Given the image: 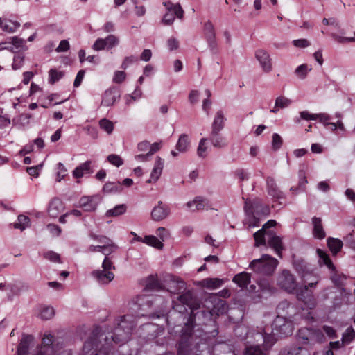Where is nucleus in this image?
Returning a JSON list of instances; mask_svg holds the SVG:
<instances>
[{
  "label": "nucleus",
  "mask_w": 355,
  "mask_h": 355,
  "mask_svg": "<svg viewBox=\"0 0 355 355\" xmlns=\"http://www.w3.org/2000/svg\"><path fill=\"white\" fill-rule=\"evenodd\" d=\"M243 355H268L267 348H263L260 343H256L254 339L248 340L245 344Z\"/></svg>",
  "instance_id": "nucleus-12"
},
{
  "label": "nucleus",
  "mask_w": 355,
  "mask_h": 355,
  "mask_svg": "<svg viewBox=\"0 0 355 355\" xmlns=\"http://www.w3.org/2000/svg\"><path fill=\"white\" fill-rule=\"evenodd\" d=\"M145 289L146 291H159L162 289L161 283L157 279V277L150 275L146 279Z\"/></svg>",
  "instance_id": "nucleus-33"
},
{
  "label": "nucleus",
  "mask_w": 355,
  "mask_h": 355,
  "mask_svg": "<svg viewBox=\"0 0 355 355\" xmlns=\"http://www.w3.org/2000/svg\"><path fill=\"white\" fill-rule=\"evenodd\" d=\"M44 257L52 262L55 263H60V254L53 252V251H49L44 254Z\"/></svg>",
  "instance_id": "nucleus-63"
},
{
  "label": "nucleus",
  "mask_w": 355,
  "mask_h": 355,
  "mask_svg": "<svg viewBox=\"0 0 355 355\" xmlns=\"http://www.w3.org/2000/svg\"><path fill=\"white\" fill-rule=\"evenodd\" d=\"M331 272L330 279L332 282L337 286H342L343 284V282L345 280L346 277L343 274H339L336 270V267L334 266V270H329Z\"/></svg>",
  "instance_id": "nucleus-42"
},
{
  "label": "nucleus",
  "mask_w": 355,
  "mask_h": 355,
  "mask_svg": "<svg viewBox=\"0 0 355 355\" xmlns=\"http://www.w3.org/2000/svg\"><path fill=\"white\" fill-rule=\"evenodd\" d=\"M264 231L265 230H263V229H261L254 234L255 246H259L261 245H264L266 243L264 238Z\"/></svg>",
  "instance_id": "nucleus-57"
},
{
  "label": "nucleus",
  "mask_w": 355,
  "mask_h": 355,
  "mask_svg": "<svg viewBox=\"0 0 355 355\" xmlns=\"http://www.w3.org/2000/svg\"><path fill=\"white\" fill-rule=\"evenodd\" d=\"M62 209V202L59 198H55L49 203L48 213L50 217L57 218Z\"/></svg>",
  "instance_id": "nucleus-23"
},
{
  "label": "nucleus",
  "mask_w": 355,
  "mask_h": 355,
  "mask_svg": "<svg viewBox=\"0 0 355 355\" xmlns=\"http://www.w3.org/2000/svg\"><path fill=\"white\" fill-rule=\"evenodd\" d=\"M195 314V321L196 320V318L198 320H200L202 319V320L200 322V324H205L206 321L210 320L212 317V313L210 311L208 310H200L198 311H194Z\"/></svg>",
  "instance_id": "nucleus-43"
},
{
  "label": "nucleus",
  "mask_w": 355,
  "mask_h": 355,
  "mask_svg": "<svg viewBox=\"0 0 355 355\" xmlns=\"http://www.w3.org/2000/svg\"><path fill=\"white\" fill-rule=\"evenodd\" d=\"M282 355H309V353L304 347H298L284 351Z\"/></svg>",
  "instance_id": "nucleus-49"
},
{
  "label": "nucleus",
  "mask_w": 355,
  "mask_h": 355,
  "mask_svg": "<svg viewBox=\"0 0 355 355\" xmlns=\"http://www.w3.org/2000/svg\"><path fill=\"white\" fill-rule=\"evenodd\" d=\"M277 107H279L281 109L286 108L288 107L291 101L285 96H279L275 100Z\"/></svg>",
  "instance_id": "nucleus-61"
},
{
  "label": "nucleus",
  "mask_w": 355,
  "mask_h": 355,
  "mask_svg": "<svg viewBox=\"0 0 355 355\" xmlns=\"http://www.w3.org/2000/svg\"><path fill=\"white\" fill-rule=\"evenodd\" d=\"M261 203L259 199H255L254 201L246 200L245 202L244 209L247 214H253L255 209Z\"/></svg>",
  "instance_id": "nucleus-51"
},
{
  "label": "nucleus",
  "mask_w": 355,
  "mask_h": 355,
  "mask_svg": "<svg viewBox=\"0 0 355 355\" xmlns=\"http://www.w3.org/2000/svg\"><path fill=\"white\" fill-rule=\"evenodd\" d=\"M185 286L184 282L178 277L175 276L171 277L168 291L173 293H179L181 290L184 289Z\"/></svg>",
  "instance_id": "nucleus-29"
},
{
  "label": "nucleus",
  "mask_w": 355,
  "mask_h": 355,
  "mask_svg": "<svg viewBox=\"0 0 355 355\" xmlns=\"http://www.w3.org/2000/svg\"><path fill=\"white\" fill-rule=\"evenodd\" d=\"M196 345L191 355H210V351L207 344L204 342L196 340ZM177 349H178V342L177 343ZM164 355H174L172 352H166ZM178 355V353L177 354Z\"/></svg>",
  "instance_id": "nucleus-24"
},
{
  "label": "nucleus",
  "mask_w": 355,
  "mask_h": 355,
  "mask_svg": "<svg viewBox=\"0 0 355 355\" xmlns=\"http://www.w3.org/2000/svg\"><path fill=\"white\" fill-rule=\"evenodd\" d=\"M250 275L246 272H241L236 275L233 278V282L240 288H244L250 283Z\"/></svg>",
  "instance_id": "nucleus-28"
},
{
  "label": "nucleus",
  "mask_w": 355,
  "mask_h": 355,
  "mask_svg": "<svg viewBox=\"0 0 355 355\" xmlns=\"http://www.w3.org/2000/svg\"><path fill=\"white\" fill-rule=\"evenodd\" d=\"M355 338V331L352 327L346 329L342 335L341 341L345 345H349Z\"/></svg>",
  "instance_id": "nucleus-41"
},
{
  "label": "nucleus",
  "mask_w": 355,
  "mask_h": 355,
  "mask_svg": "<svg viewBox=\"0 0 355 355\" xmlns=\"http://www.w3.org/2000/svg\"><path fill=\"white\" fill-rule=\"evenodd\" d=\"M331 293L334 294L332 304L331 306V309L333 311L340 309L343 304L347 303L349 296L351 295V294L346 292L344 288H342L338 292L331 291Z\"/></svg>",
  "instance_id": "nucleus-13"
},
{
  "label": "nucleus",
  "mask_w": 355,
  "mask_h": 355,
  "mask_svg": "<svg viewBox=\"0 0 355 355\" xmlns=\"http://www.w3.org/2000/svg\"><path fill=\"white\" fill-rule=\"evenodd\" d=\"M327 242L328 248L333 254H336L339 252L343 245V241L339 239L329 237L327 239Z\"/></svg>",
  "instance_id": "nucleus-32"
},
{
  "label": "nucleus",
  "mask_w": 355,
  "mask_h": 355,
  "mask_svg": "<svg viewBox=\"0 0 355 355\" xmlns=\"http://www.w3.org/2000/svg\"><path fill=\"white\" fill-rule=\"evenodd\" d=\"M89 236L95 240V241H97L98 242H99L100 243H101L102 245H105L107 243H108L109 242H110L112 240L105 236H103V235H96L94 233H92L91 232L89 234Z\"/></svg>",
  "instance_id": "nucleus-64"
},
{
  "label": "nucleus",
  "mask_w": 355,
  "mask_h": 355,
  "mask_svg": "<svg viewBox=\"0 0 355 355\" xmlns=\"http://www.w3.org/2000/svg\"><path fill=\"white\" fill-rule=\"evenodd\" d=\"M33 355H54V349L53 347H39Z\"/></svg>",
  "instance_id": "nucleus-58"
},
{
  "label": "nucleus",
  "mask_w": 355,
  "mask_h": 355,
  "mask_svg": "<svg viewBox=\"0 0 355 355\" xmlns=\"http://www.w3.org/2000/svg\"><path fill=\"white\" fill-rule=\"evenodd\" d=\"M136 326L137 318L133 315L127 314L116 318L112 327L105 328L103 333L101 331L102 336L100 338L104 340V343L95 355H110L113 344L122 345L127 343L130 339ZM99 327L102 330V328Z\"/></svg>",
  "instance_id": "nucleus-2"
},
{
  "label": "nucleus",
  "mask_w": 355,
  "mask_h": 355,
  "mask_svg": "<svg viewBox=\"0 0 355 355\" xmlns=\"http://www.w3.org/2000/svg\"><path fill=\"white\" fill-rule=\"evenodd\" d=\"M164 164V160L160 157H157L154 167L151 171L150 179L147 182H155L160 177Z\"/></svg>",
  "instance_id": "nucleus-21"
},
{
  "label": "nucleus",
  "mask_w": 355,
  "mask_h": 355,
  "mask_svg": "<svg viewBox=\"0 0 355 355\" xmlns=\"http://www.w3.org/2000/svg\"><path fill=\"white\" fill-rule=\"evenodd\" d=\"M173 303V309L178 312L180 317H183V320L186 319L180 331L178 355H191L196 345V340L202 342L201 339L193 336L194 311L200 309V302L191 291H187L180 295Z\"/></svg>",
  "instance_id": "nucleus-1"
},
{
  "label": "nucleus",
  "mask_w": 355,
  "mask_h": 355,
  "mask_svg": "<svg viewBox=\"0 0 355 355\" xmlns=\"http://www.w3.org/2000/svg\"><path fill=\"white\" fill-rule=\"evenodd\" d=\"M312 223L313 225V236L318 239H323L326 236V234L323 229L321 218L318 217H313L312 218Z\"/></svg>",
  "instance_id": "nucleus-25"
},
{
  "label": "nucleus",
  "mask_w": 355,
  "mask_h": 355,
  "mask_svg": "<svg viewBox=\"0 0 355 355\" xmlns=\"http://www.w3.org/2000/svg\"><path fill=\"white\" fill-rule=\"evenodd\" d=\"M92 162L87 160L84 163L80 164L73 171V175L75 178H80L84 175L92 174L93 170L92 168Z\"/></svg>",
  "instance_id": "nucleus-20"
},
{
  "label": "nucleus",
  "mask_w": 355,
  "mask_h": 355,
  "mask_svg": "<svg viewBox=\"0 0 355 355\" xmlns=\"http://www.w3.org/2000/svg\"><path fill=\"white\" fill-rule=\"evenodd\" d=\"M123 189L122 184L119 181L116 182H107L103 187V192L109 194L119 193L122 192Z\"/></svg>",
  "instance_id": "nucleus-27"
},
{
  "label": "nucleus",
  "mask_w": 355,
  "mask_h": 355,
  "mask_svg": "<svg viewBox=\"0 0 355 355\" xmlns=\"http://www.w3.org/2000/svg\"><path fill=\"white\" fill-rule=\"evenodd\" d=\"M226 119L224 116L223 112L218 110L215 115L214 121L211 124V130L214 132H220L224 126Z\"/></svg>",
  "instance_id": "nucleus-26"
},
{
  "label": "nucleus",
  "mask_w": 355,
  "mask_h": 355,
  "mask_svg": "<svg viewBox=\"0 0 355 355\" xmlns=\"http://www.w3.org/2000/svg\"><path fill=\"white\" fill-rule=\"evenodd\" d=\"M273 330H276L280 336H287L292 334V328L291 324L282 320L277 319L274 323Z\"/></svg>",
  "instance_id": "nucleus-19"
},
{
  "label": "nucleus",
  "mask_w": 355,
  "mask_h": 355,
  "mask_svg": "<svg viewBox=\"0 0 355 355\" xmlns=\"http://www.w3.org/2000/svg\"><path fill=\"white\" fill-rule=\"evenodd\" d=\"M10 39L11 42H8L9 44H12V46H10V51L16 53L21 50L26 51L27 49V47L26 46V41L24 39L19 38L17 36L12 37Z\"/></svg>",
  "instance_id": "nucleus-31"
},
{
  "label": "nucleus",
  "mask_w": 355,
  "mask_h": 355,
  "mask_svg": "<svg viewBox=\"0 0 355 355\" xmlns=\"http://www.w3.org/2000/svg\"><path fill=\"white\" fill-rule=\"evenodd\" d=\"M204 31L206 39L207 38H214L216 36L214 27L213 24L209 21L205 23L204 26Z\"/></svg>",
  "instance_id": "nucleus-59"
},
{
  "label": "nucleus",
  "mask_w": 355,
  "mask_h": 355,
  "mask_svg": "<svg viewBox=\"0 0 355 355\" xmlns=\"http://www.w3.org/2000/svg\"><path fill=\"white\" fill-rule=\"evenodd\" d=\"M314 288H311L309 285L304 284L303 286L296 288L295 294L298 300L302 301L307 305L315 304V298L313 295Z\"/></svg>",
  "instance_id": "nucleus-7"
},
{
  "label": "nucleus",
  "mask_w": 355,
  "mask_h": 355,
  "mask_svg": "<svg viewBox=\"0 0 355 355\" xmlns=\"http://www.w3.org/2000/svg\"><path fill=\"white\" fill-rule=\"evenodd\" d=\"M118 248V246L112 241H111L108 243H107L105 245H103L102 248V253L105 256L108 257L110 254L115 252Z\"/></svg>",
  "instance_id": "nucleus-52"
},
{
  "label": "nucleus",
  "mask_w": 355,
  "mask_h": 355,
  "mask_svg": "<svg viewBox=\"0 0 355 355\" xmlns=\"http://www.w3.org/2000/svg\"><path fill=\"white\" fill-rule=\"evenodd\" d=\"M127 209V207L125 204H121L115 206L114 208L108 209L105 216L107 217H116L123 214Z\"/></svg>",
  "instance_id": "nucleus-36"
},
{
  "label": "nucleus",
  "mask_w": 355,
  "mask_h": 355,
  "mask_svg": "<svg viewBox=\"0 0 355 355\" xmlns=\"http://www.w3.org/2000/svg\"><path fill=\"white\" fill-rule=\"evenodd\" d=\"M207 138H201L198 146L197 148V155L198 157L201 158H205L207 157V146L206 145V143L207 141Z\"/></svg>",
  "instance_id": "nucleus-45"
},
{
  "label": "nucleus",
  "mask_w": 355,
  "mask_h": 355,
  "mask_svg": "<svg viewBox=\"0 0 355 355\" xmlns=\"http://www.w3.org/2000/svg\"><path fill=\"white\" fill-rule=\"evenodd\" d=\"M190 146L191 144L189 136L187 134H182L179 137L175 148L180 153H185L189 149Z\"/></svg>",
  "instance_id": "nucleus-30"
},
{
  "label": "nucleus",
  "mask_w": 355,
  "mask_h": 355,
  "mask_svg": "<svg viewBox=\"0 0 355 355\" xmlns=\"http://www.w3.org/2000/svg\"><path fill=\"white\" fill-rule=\"evenodd\" d=\"M278 264L277 259L269 254H263L260 259L252 260L249 266L257 274L270 276L274 273Z\"/></svg>",
  "instance_id": "nucleus-3"
},
{
  "label": "nucleus",
  "mask_w": 355,
  "mask_h": 355,
  "mask_svg": "<svg viewBox=\"0 0 355 355\" xmlns=\"http://www.w3.org/2000/svg\"><path fill=\"white\" fill-rule=\"evenodd\" d=\"M209 140L212 146L217 148H223L228 145L226 138L220 132L211 131Z\"/></svg>",
  "instance_id": "nucleus-18"
},
{
  "label": "nucleus",
  "mask_w": 355,
  "mask_h": 355,
  "mask_svg": "<svg viewBox=\"0 0 355 355\" xmlns=\"http://www.w3.org/2000/svg\"><path fill=\"white\" fill-rule=\"evenodd\" d=\"M254 333H257V330L250 329L248 327L243 324L237 326L234 329L235 336L240 338L241 340H246V343L248 340L254 339Z\"/></svg>",
  "instance_id": "nucleus-16"
},
{
  "label": "nucleus",
  "mask_w": 355,
  "mask_h": 355,
  "mask_svg": "<svg viewBox=\"0 0 355 355\" xmlns=\"http://www.w3.org/2000/svg\"><path fill=\"white\" fill-rule=\"evenodd\" d=\"M100 128L107 132L108 134L112 133L114 129V125L110 121L103 119L99 122Z\"/></svg>",
  "instance_id": "nucleus-56"
},
{
  "label": "nucleus",
  "mask_w": 355,
  "mask_h": 355,
  "mask_svg": "<svg viewBox=\"0 0 355 355\" xmlns=\"http://www.w3.org/2000/svg\"><path fill=\"white\" fill-rule=\"evenodd\" d=\"M254 55L263 72L269 73L272 70V59L268 51L261 49H257Z\"/></svg>",
  "instance_id": "nucleus-8"
},
{
  "label": "nucleus",
  "mask_w": 355,
  "mask_h": 355,
  "mask_svg": "<svg viewBox=\"0 0 355 355\" xmlns=\"http://www.w3.org/2000/svg\"><path fill=\"white\" fill-rule=\"evenodd\" d=\"M107 160L113 166L119 167L124 163L123 159L118 155L111 154L107 157Z\"/></svg>",
  "instance_id": "nucleus-53"
},
{
  "label": "nucleus",
  "mask_w": 355,
  "mask_h": 355,
  "mask_svg": "<svg viewBox=\"0 0 355 355\" xmlns=\"http://www.w3.org/2000/svg\"><path fill=\"white\" fill-rule=\"evenodd\" d=\"M267 192L272 197L273 200L285 199V194L279 189L275 179L272 177H268L266 179Z\"/></svg>",
  "instance_id": "nucleus-11"
},
{
  "label": "nucleus",
  "mask_w": 355,
  "mask_h": 355,
  "mask_svg": "<svg viewBox=\"0 0 355 355\" xmlns=\"http://www.w3.org/2000/svg\"><path fill=\"white\" fill-rule=\"evenodd\" d=\"M1 28L3 31L8 33L15 32L20 26V24L17 21H13L11 20L1 21L0 23Z\"/></svg>",
  "instance_id": "nucleus-37"
},
{
  "label": "nucleus",
  "mask_w": 355,
  "mask_h": 355,
  "mask_svg": "<svg viewBox=\"0 0 355 355\" xmlns=\"http://www.w3.org/2000/svg\"><path fill=\"white\" fill-rule=\"evenodd\" d=\"M277 284L282 289L291 294H293L297 288L295 275L288 270H283L279 275Z\"/></svg>",
  "instance_id": "nucleus-6"
},
{
  "label": "nucleus",
  "mask_w": 355,
  "mask_h": 355,
  "mask_svg": "<svg viewBox=\"0 0 355 355\" xmlns=\"http://www.w3.org/2000/svg\"><path fill=\"white\" fill-rule=\"evenodd\" d=\"M316 114H311L308 111H302L300 112V116L295 117L294 119V121L297 123H300V121L305 120V121H315L316 120Z\"/></svg>",
  "instance_id": "nucleus-47"
},
{
  "label": "nucleus",
  "mask_w": 355,
  "mask_h": 355,
  "mask_svg": "<svg viewBox=\"0 0 355 355\" xmlns=\"http://www.w3.org/2000/svg\"><path fill=\"white\" fill-rule=\"evenodd\" d=\"M121 97V93L116 87H112L107 89L102 98L101 105L109 107L114 104Z\"/></svg>",
  "instance_id": "nucleus-10"
},
{
  "label": "nucleus",
  "mask_w": 355,
  "mask_h": 355,
  "mask_svg": "<svg viewBox=\"0 0 355 355\" xmlns=\"http://www.w3.org/2000/svg\"><path fill=\"white\" fill-rule=\"evenodd\" d=\"M137 61H138V58L136 55L127 56L123 60L121 68L125 70L129 66L137 62Z\"/></svg>",
  "instance_id": "nucleus-62"
},
{
  "label": "nucleus",
  "mask_w": 355,
  "mask_h": 355,
  "mask_svg": "<svg viewBox=\"0 0 355 355\" xmlns=\"http://www.w3.org/2000/svg\"><path fill=\"white\" fill-rule=\"evenodd\" d=\"M311 70V68H309L308 64H302L295 69V73L299 78L304 79L307 76L308 71Z\"/></svg>",
  "instance_id": "nucleus-46"
},
{
  "label": "nucleus",
  "mask_w": 355,
  "mask_h": 355,
  "mask_svg": "<svg viewBox=\"0 0 355 355\" xmlns=\"http://www.w3.org/2000/svg\"><path fill=\"white\" fill-rule=\"evenodd\" d=\"M162 4L166 10V12L164 14L162 19V22L164 25H171L175 17L180 19H183L184 12L180 3H173L171 1H164Z\"/></svg>",
  "instance_id": "nucleus-5"
},
{
  "label": "nucleus",
  "mask_w": 355,
  "mask_h": 355,
  "mask_svg": "<svg viewBox=\"0 0 355 355\" xmlns=\"http://www.w3.org/2000/svg\"><path fill=\"white\" fill-rule=\"evenodd\" d=\"M295 268L304 284L309 285L311 288H315L317 287L320 277L310 269L306 263L300 261L295 263Z\"/></svg>",
  "instance_id": "nucleus-4"
},
{
  "label": "nucleus",
  "mask_w": 355,
  "mask_h": 355,
  "mask_svg": "<svg viewBox=\"0 0 355 355\" xmlns=\"http://www.w3.org/2000/svg\"><path fill=\"white\" fill-rule=\"evenodd\" d=\"M143 242L157 249L163 248L162 242L155 236H146L143 239Z\"/></svg>",
  "instance_id": "nucleus-44"
},
{
  "label": "nucleus",
  "mask_w": 355,
  "mask_h": 355,
  "mask_svg": "<svg viewBox=\"0 0 355 355\" xmlns=\"http://www.w3.org/2000/svg\"><path fill=\"white\" fill-rule=\"evenodd\" d=\"M91 275L101 284H107L114 278L112 271L104 269L93 270Z\"/></svg>",
  "instance_id": "nucleus-14"
},
{
  "label": "nucleus",
  "mask_w": 355,
  "mask_h": 355,
  "mask_svg": "<svg viewBox=\"0 0 355 355\" xmlns=\"http://www.w3.org/2000/svg\"><path fill=\"white\" fill-rule=\"evenodd\" d=\"M170 212L168 206L162 201H159L151 211V218L155 221H160L168 217Z\"/></svg>",
  "instance_id": "nucleus-9"
},
{
  "label": "nucleus",
  "mask_w": 355,
  "mask_h": 355,
  "mask_svg": "<svg viewBox=\"0 0 355 355\" xmlns=\"http://www.w3.org/2000/svg\"><path fill=\"white\" fill-rule=\"evenodd\" d=\"M107 49H111L119 43V40L114 35H109L105 38Z\"/></svg>",
  "instance_id": "nucleus-55"
},
{
  "label": "nucleus",
  "mask_w": 355,
  "mask_h": 355,
  "mask_svg": "<svg viewBox=\"0 0 355 355\" xmlns=\"http://www.w3.org/2000/svg\"><path fill=\"white\" fill-rule=\"evenodd\" d=\"M187 206L192 209V211H198L203 210L206 207L207 203L204 199L197 197L194 200L188 202Z\"/></svg>",
  "instance_id": "nucleus-35"
},
{
  "label": "nucleus",
  "mask_w": 355,
  "mask_h": 355,
  "mask_svg": "<svg viewBox=\"0 0 355 355\" xmlns=\"http://www.w3.org/2000/svg\"><path fill=\"white\" fill-rule=\"evenodd\" d=\"M24 62V55L23 53H18L13 58L12 68L13 70H17L22 67Z\"/></svg>",
  "instance_id": "nucleus-48"
},
{
  "label": "nucleus",
  "mask_w": 355,
  "mask_h": 355,
  "mask_svg": "<svg viewBox=\"0 0 355 355\" xmlns=\"http://www.w3.org/2000/svg\"><path fill=\"white\" fill-rule=\"evenodd\" d=\"M282 144L283 141L280 135L277 133H274L272 139V148L273 150H279L282 147Z\"/></svg>",
  "instance_id": "nucleus-60"
},
{
  "label": "nucleus",
  "mask_w": 355,
  "mask_h": 355,
  "mask_svg": "<svg viewBox=\"0 0 355 355\" xmlns=\"http://www.w3.org/2000/svg\"><path fill=\"white\" fill-rule=\"evenodd\" d=\"M80 205L85 208L86 211H94L96 208V204L94 202L92 197L83 196L80 200Z\"/></svg>",
  "instance_id": "nucleus-39"
},
{
  "label": "nucleus",
  "mask_w": 355,
  "mask_h": 355,
  "mask_svg": "<svg viewBox=\"0 0 355 355\" xmlns=\"http://www.w3.org/2000/svg\"><path fill=\"white\" fill-rule=\"evenodd\" d=\"M202 285L207 288L215 289L220 288L223 284V280L218 278H207L202 280Z\"/></svg>",
  "instance_id": "nucleus-40"
},
{
  "label": "nucleus",
  "mask_w": 355,
  "mask_h": 355,
  "mask_svg": "<svg viewBox=\"0 0 355 355\" xmlns=\"http://www.w3.org/2000/svg\"><path fill=\"white\" fill-rule=\"evenodd\" d=\"M30 225V218L24 215H19L17 217V222L13 224L15 229H19L21 231L24 230Z\"/></svg>",
  "instance_id": "nucleus-38"
},
{
  "label": "nucleus",
  "mask_w": 355,
  "mask_h": 355,
  "mask_svg": "<svg viewBox=\"0 0 355 355\" xmlns=\"http://www.w3.org/2000/svg\"><path fill=\"white\" fill-rule=\"evenodd\" d=\"M55 314L54 309L51 306L44 307L42 309L40 317L42 320H49L51 319Z\"/></svg>",
  "instance_id": "nucleus-54"
},
{
  "label": "nucleus",
  "mask_w": 355,
  "mask_h": 355,
  "mask_svg": "<svg viewBox=\"0 0 355 355\" xmlns=\"http://www.w3.org/2000/svg\"><path fill=\"white\" fill-rule=\"evenodd\" d=\"M267 234L269 236L268 239V245L274 249L279 257H282V251L284 248L281 237L275 235L273 231H269Z\"/></svg>",
  "instance_id": "nucleus-15"
},
{
  "label": "nucleus",
  "mask_w": 355,
  "mask_h": 355,
  "mask_svg": "<svg viewBox=\"0 0 355 355\" xmlns=\"http://www.w3.org/2000/svg\"><path fill=\"white\" fill-rule=\"evenodd\" d=\"M49 83L54 84L62 78L63 73L58 71L55 69H51L49 71Z\"/></svg>",
  "instance_id": "nucleus-50"
},
{
  "label": "nucleus",
  "mask_w": 355,
  "mask_h": 355,
  "mask_svg": "<svg viewBox=\"0 0 355 355\" xmlns=\"http://www.w3.org/2000/svg\"><path fill=\"white\" fill-rule=\"evenodd\" d=\"M254 340L256 343H260L263 348H267L268 353L270 349L275 343L274 337L270 334H263L258 331L254 333Z\"/></svg>",
  "instance_id": "nucleus-17"
},
{
  "label": "nucleus",
  "mask_w": 355,
  "mask_h": 355,
  "mask_svg": "<svg viewBox=\"0 0 355 355\" xmlns=\"http://www.w3.org/2000/svg\"><path fill=\"white\" fill-rule=\"evenodd\" d=\"M33 340V338L32 336L24 335L17 349V355H28L29 347Z\"/></svg>",
  "instance_id": "nucleus-22"
},
{
  "label": "nucleus",
  "mask_w": 355,
  "mask_h": 355,
  "mask_svg": "<svg viewBox=\"0 0 355 355\" xmlns=\"http://www.w3.org/2000/svg\"><path fill=\"white\" fill-rule=\"evenodd\" d=\"M317 254L320 258L319 261L320 264L325 265L329 270H334V265L327 252L320 249H318Z\"/></svg>",
  "instance_id": "nucleus-34"
}]
</instances>
